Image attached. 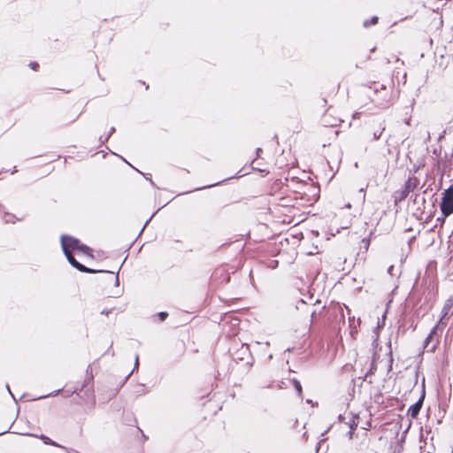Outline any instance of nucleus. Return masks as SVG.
<instances>
[{"label": "nucleus", "instance_id": "obj_6", "mask_svg": "<svg viewBox=\"0 0 453 453\" xmlns=\"http://www.w3.org/2000/svg\"><path fill=\"white\" fill-rule=\"evenodd\" d=\"M80 242V239L70 234H62L60 236V243L64 254L72 253V251H76Z\"/></svg>", "mask_w": 453, "mask_h": 453}, {"label": "nucleus", "instance_id": "obj_29", "mask_svg": "<svg viewBox=\"0 0 453 453\" xmlns=\"http://www.w3.org/2000/svg\"><path fill=\"white\" fill-rule=\"evenodd\" d=\"M28 66L34 71H37L40 67L39 64L35 61H30Z\"/></svg>", "mask_w": 453, "mask_h": 453}, {"label": "nucleus", "instance_id": "obj_52", "mask_svg": "<svg viewBox=\"0 0 453 453\" xmlns=\"http://www.w3.org/2000/svg\"><path fill=\"white\" fill-rule=\"evenodd\" d=\"M252 170L254 171H257V172H261L262 170L257 168V167H255V166H251Z\"/></svg>", "mask_w": 453, "mask_h": 453}, {"label": "nucleus", "instance_id": "obj_8", "mask_svg": "<svg viewBox=\"0 0 453 453\" xmlns=\"http://www.w3.org/2000/svg\"><path fill=\"white\" fill-rule=\"evenodd\" d=\"M426 397V388H425V379H423L422 382V390L419 398L416 403L411 404L408 410H407V415L410 416L411 418H417L420 410L423 406V403Z\"/></svg>", "mask_w": 453, "mask_h": 453}, {"label": "nucleus", "instance_id": "obj_61", "mask_svg": "<svg viewBox=\"0 0 453 453\" xmlns=\"http://www.w3.org/2000/svg\"><path fill=\"white\" fill-rule=\"evenodd\" d=\"M375 50H376V48H375V47H373L372 49H371V52L375 51Z\"/></svg>", "mask_w": 453, "mask_h": 453}, {"label": "nucleus", "instance_id": "obj_58", "mask_svg": "<svg viewBox=\"0 0 453 453\" xmlns=\"http://www.w3.org/2000/svg\"><path fill=\"white\" fill-rule=\"evenodd\" d=\"M293 349H294V348H288V349H286V351L291 352V351L293 350Z\"/></svg>", "mask_w": 453, "mask_h": 453}, {"label": "nucleus", "instance_id": "obj_38", "mask_svg": "<svg viewBox=\"0 0 453 453\" xmlns=\"http://www.w3.org/2000/svg\"><path fill=\"white\" fill-rule=\"evenodd\" d=\"M262 151H263V150L259 147L256 149L257 157H258L260 156V153H262Z\"/></svg>", "mask_w": 453, "mask_h": 453}, {"label": "nucleus", "instance_id": "obj_57", "mask_svg": "<svg viewBox=\"0 0 453 453\" xmlns=\"http://www.w3.org/2000/svg\"><path fill=\"white\" fill-rule=\"evenodd\" d=\"M380 89H386V86L381 84L380 87Z\"/></svg>", "mask_w": 453, "mask_h": 453}, {"label": "nucleus", "instance_id": "obj_11", "mask_svg": "<svg viewBox=\"0 0 453 453\" xmlns=\"http://www.w3.org/2000/svg\"><path fill=\"white\" fill-rule=\"evenodd\" d=\"M379 358V356L374 353L372 356V359L370 364V367L367 370V372L365 373L364 380L367 378L368 376L373 375L377 371V360Z\"/></svg>", "mask_w": 453, "mask_h": 453}, {"label": "nucleus", "instance_id": "obj_7", "mask_svg": "<svg viewBox=\"0 0 453 453\" xmlns=\"http://www.w3.org/2000/svg\"><path fill=\"white\" fill-rule=\"evenodd\" d=\"M418 183L419 180L417 178H408V180L404 182L403 189L399 191L398 196H395V203H396L398 202L405 200L408 197L409 194L417 188Z\"/></svg>", "mask_w": 453, "mask_h": 453}, {"label": "nucleus", "instance_id": "obj_49", "mask_svg": "<svg viewBox=\"0 0 453 453\" xmlns=\"http://www.w3.org/2000/svg\"><path fill=\"white\" fill-rule=\"evenodd\" d=\"M428 190H432L431 187H427L426 189L423 190V193L424 194H426L428 192Z\"/></svg>", "mask_w": 453, "mask_h": 453}, {"label": "nucleus", "instance_id": "obj_50", "mask_svg": "<svg viewBox=\"0 0 453 453\" xmlns=\"http://www.w3.org/2000/svg\"><path fill=\"white\" fill-rule=\"evenodd\" d=\"M350 430H355L357 427V424L349 425Z\"/></svg>", "mask_w": 453, "mask_h": 453}, {"label": "nucleus", "instance_id": "obj_5", "mask_svg": "<svg viewBox=\"0 0 453 453\" xmlns=\"http://www.w3.org/2000/svg\"><path fill=\"white\" fill-rule=\"evenodd\" d=\"M441 334V333L436 330V326H433L423 342L424 350L434 352L440 343Z\"/></svg>", "mask_w": 453, "mask_h": 453}, {"label": "nucleus", "instance_id": "obj_27", "mask_svg": "<svg viewBox=\"0 0 453 453\" xmlns=\"http://www.w3.org/2000/svg\"><path fill=\"white\" fill-rule=\"evenodd\" d=\"M159 210H160V208H159V209H157L156 211H154V212L152 213V215H151V216H150V217L146 220V222L144 223V225H143L142 228L141 229V231H140L139 234H141L142 233V231L144 230V228L146 227V226L150 223V221L152 219V218L157 214V212Z\"/></svg>", "mask_w": 453, "mask_h": 453}, {"label": "nucleus", "instance_id": "obj_34", "mask_svg": "<svg viewBox=\"0 0 453 453\" xmlns=\"http://www.w3.org/2000/svg\"><path fill=\"white\" fill-rule=\"evenodd\" d=\"M278 264H279V262L277 260H273L271 262L270 267L274 269V268H276L278 266Z\"/></svg>", "mask_w": 453, "mask_h": 453}, {"label": "nucleus", "instance_id": "obj_3", "mask_svg": "<svg viewBox=\"0 0 453 453\" xmlns=\"http://www.w3.org/2000/svg\"><path fill=\"white\" fill-rule=\"evenodd\" d=\"M66 257L68 263L75 269H77L79 272L86 273H115L114 271H109V270H103V269H93L90 267H88L84 265L83 264L80 263L72 253H66L64 254Z\"/></svg>", "mask_w": 453, "mask_h": 453}, {"label": "nucleus", "instance_id": "obj_9", "mask_svg": "<svg viewBox=\"0 0 453 453\" xmlns=\"http://www.w3.org/2000/svg\"><path fill=\"white\" fill-rule=\"evenodd\" d=\"M211 279L219 284H227L231 281L230 272L224 267L217 268L212 273Z\"/></svg>", "mask_w": 453, "mask_h": 453}, {"label": "nucleus", "instance_id": "obj_53", "mask_svg": "<svg viewBox=\"0 0 453 453\" xmlns=\"http://www.w3.org/2000/svg\"><path fill=\"white\" fill-rule=\"evenodd\" d=\"M273 139L275 140L277 143H279V142H278V135L277 134H274Z\"/></svg>", "mask_w": 453, "mask_h": 453}, {"label": "nucleus", "instance_id": "obj_43", "mask_svg": "<svg viewBox=\"0 0 453 453\" xmlns=\"http://www.w3.org/2000/svg\"><path fill=\"white\" fill-rule=\"evenodd\" d=\"M324 441V440H321L320 441L318 442L317 446H316V452H319V449L321 445V443Z\"/></svg>", "mask_w": 453, "mask_h": 453}, {"label": "nucleus", "instance_id": "obj_14", "mask_svg": "<svg viewBox=\"0 0 453 453\" xmlns=\"http://www.w3.org/2000/svg\"><path fill=\"white\" fill-rule=\"evenodd\" d=\"M449 215L444 214V212H441V215L436 219L437 226H439L440 229L442 228L443 225L445 224L446 218ZM439 236L441 235V230L438 231Z\"/></svg>", "mask_w": 453, "mask_h": 453}, {"label": "nucleus", "instance_id": "obj_26", "mask_svg": "<svg viewBox=\"0 0 453 453\" xmlns=\"http://www.w3.org/2000/svg\"><path fill=\"white\" fill-rule=\"evenodd\" d=\"M125 260L121 263V265L119 266L117 272H116V277H115V280H114V286L115 287H119V272L120 271L123 264H124Z\"/></svg>", "mask_w": 453, "mask_h": 453}, {"label": "nucleus", "instance_id": "obj_15", "mask_svg": "<svg viewBox=\"0 0 453 453\" xmlns=\"http://www.w3.org/2000/svg\"><path fill=\"white\" fill-rule=\"evenodd\" d=\"M378 22H379V18L377 16H372L371 19H365L363 22V27L367 28L370 26L376 25Z\"/></svg>", "mask_w": 453, "mask_h": 453}, {"label": "nucleus", "instance_id": "obj_39", "mask_svg": "<svg viewBox=\"0 0 453 453\" xmlns=\"http://www.w3.org/2000/svg\"><path fill=\"white\" fill-rule=\"evenodd\" d=\"M116 129L114 127H111L108 132L109 135H112L115 133Z\"/></svg>", "mask_w": 453, "mask_h": 453}, {"label": "nucleus", "instance_id": "obj_18", "mask_svg": "<svg viewBox=\"0 0 453 453\" xmlns=\"http://www.w3.org/2000/svg\"><path fill=\"white\" fill-rule=\"evenodd\" d=\"M388 346L389 348L388 349V356H389V360H388V372L392 369V365H393V356H392V349H391V342L389 341L388 343Z\"/></svg>", "mask_w": 453, "mask_h": 453}, {"label": "nucleus", "instance_id": "obj_16", "mask_svg": "<svg viewBox=\"0 0 453 453\" xmlns=\"http://www.w3.org/2000/svg\"><path fill=\"white\" fill-rule=\"evenodd\" d=\"M138 360H139V356H138V355H136V356H135V360H134V366L133 371H132L130 373H128V374L125 377V379L121 381L119 388H122V387L124 386V384L127 382V380H128V378L130 377L131 373H132L135 369H137V366H138Z\"/></svg>", "mask_w": 453, "mask_h": 453}, {"label": "nucleus", "instance_id": "obj_47", "mask_svg": "<svg viewBox=\"0 0 453 453\" xmlns=\"http://www.w3.org/2000/svg\"><path fill=\"white\" fill-rule=\"evenodd\" d=\"M433 217H434V213H432V212H431V213L427 216V218H426V222L429 221Z\"/></svg>", "mask_w": 453, "mask_h": 453}, {"label": "nucleus", "instance_id": "obj_41", "mask_svg": "<svg viewBox=\"0 0 453 453\" xmlns=\"http://www.w3.org/2000/svg\"><path fill=\"white\" fill-rule=\"evenodd\" d=\"M394 268H395V267H394V265H390V266L388 267V273L389 274H391V275H392V274H393V270H394Z\"/></svg>", "mask_w": 453, "mask_h": 453}, {"label": "nucleus", "instance_id": "obj_64", "mask_svg": "<svg viewBox=\"0 0 453 453\" xmlns=\"http://www.w3.org/2000/svg\"><path fill=\"white\" fill-rule=\"evenodd\" d=\"M255 161H256V158L252 160L251 165L255 163Z\"/></svg>", "mask_w": 453, "mask_h": 453}, {"label": "nucleus", "instance_id": "obj_32", "mask_svg": "<svg viewBox=\"0 0 453 453\" xmlns=\"http://www.w3.org/2000/svg\"><path fill=\"white\" fill-rule=\"evenodd\" d=\"M113 308H111V309H104L102 311H101V314H104V315H106L108 316L111 311H112Z\"/></svg>", "mask_w": 453, "mask_h": 453}, {"label": "nucleus", "instance_id": "obj_45", "mask_svg": "<svg viewBox=\"0 0 453 453\" xmlns=\"http://www.w3.org/2000/svg\"><path fill=\"white\" fill-rule=\"evenodd\" d=\"M353 434H354V430H349L348 432V436H349V439H352Z\"/></svg>", "mask_w": 453, "mask_h": 453}, {"label": "nucleus", "instance_id": "obj_24", "mask_svg": "<svg viewBox=\"0 0 453 453\" xmlns=\"http://www.w3.org/2000/svg\"><path fill=\"white\" fill-rule=\"evenodd\" d=\"M449 309H450V304L445 303L441 309V317L445 318L448 315Z\"/></svg>", "mask_w": 453, "mask_h": 453}, {"label": "nucleus", "instance_id": "obj_20", "mask_svg": "<svg viewBox=\"0 0 453 453\" xmlns=\"http://www.w3.org/2000/svg\"><path fill=\"white\" fill-rule=\"evenodd\" d=\"M62 389H58V390H54L52 391L51 393H49L47 395H40L36 398V400H40V399H44V398H47V397H50V396H56L59 394V392L61 391Z\"/></svg>", "mask_w": 453, "mask_h": 453}, {"label": "nucleus", "instance_id": "obj_25", "mask_svg": "<svg viewBox=\"0 0 453 453\" xmlns=\"http://www.w3.org/2000/svg\"><path fill=\"white\" fill-rule=\"evenodd\" d=\"M370 242H371L370 237H365L362 239V243L364 245L363 248L365 249V250H366V251L368 250Z\"/></svg>", "mask_w": 453, "mask_h": 453}, {"label": "nucleus", "instance_id": "obj_42", "mask_svg": "<svg viewBox=\"0 0 453 453\" xmlns=\"http://www.w3.org/2000/svg\"><path fill=\"white\" fill-rule=\"evenodd\" d=\"M11 427H12V425L6 430L0 432V435H3L4 434L8 433L10 431Z\"/></svg>", "mask_w": 453, "mask_h": 453}, {"label": "nucleus", "instance_id": "obj_54", "mask_svg": "<svg viewBox=\"0 0 453 453\" xmlns=\"http://www.w3.org/2000/svg\"><path fill=\"white\" fill-rule=\"evenodd\" d=\"M418 194H416V195H415V197L413 198V202H414V203H417V199H418Z\"/></svg>", "mask_w": 453, "mask_h": 453}, {"label": "nucleus", "instance_id": "obj_56", "mask_svg": "<svg viewBox=\"0 0 453 453\" xmlns=\"http://www.w3.org/2000/svg\"><path fill=\"white\" fill-rule=\"evenodd\" d=\"M122 293H123V290H122V291H120L119 293H118V294L115 296V297H119V296L122 295Z\"/></svg>", "mask_w": 453, "mask_h": 453}, {"label": "nucleus", "instance_id": "obj_22", "mask_svg": "<svg viewBox=\"0 0 453 453\" xmlns=\"http://www.w3.org/2000/svg\"><path fill=\"white\" fill-rule=\"evenodd\" d=\"M410 426H411V423L409 424L408 427L403 431V435L401 436V438H400V439L398 440V441H397V444H398V446H399L401 449H403V442H404V441H405V434L407 433V431H408V429H409Z\"/></svg>", "mask_w": 453, "mask_h": 453}, {"label": "nucleus", "instance_id": "obj_13", "mask_svg": "<svg viewBox=\"0 0 453 453\" xmlns=\"http://www.w3.org/2000/svg\"><path fill=\"white\" fill-rule=\"evenodd\" d=\"M291 384L294 387V388L296 389L298 397L301 400H303V388H302L301 382L296 378H293V379H291Z\"/></svg>", "mask_w": 453, "mask_h": 453}, {"label": "nucleus", "instance_id": "obj_37", "mask_svg": "<svg viewBox=\"0 0 453 453\" xmlns=\"http://www.w3.org/2000/svg\"><path fill=\"white\" fill-rule=\"evenodd\" d=\"M6 388H7V390H8L9 394L12 395V399L17 403V399H16V397L14 396V395L12 393V391H11L10 387H9V385H8V384L6 385Z\"/></svg>", "mask_w": 453, "mask_h": 453}, {"label": "nucleus", "instance_id": "obj_59", "mask_svg": "<svg viewBox=\"0 0 453 453\" xmlns=\"http://www.w3.org/2000/svg\"><path fill=\"white\" fill-rule=\"evenodd\" d=\"M306 403H312V400H311V399H307V400H306Z\"/></svg>", "mask_w": 453, "mask_h": 453}, {"label": "nucleus", "instance_id": "obj_31", "mask_svg": "<svg viewBox=\"0 0 453 453\" xmlns=\"http://www.w3.org/2000/svg\"><path fill=\"white\" fill-rule=\"evenodd\" d=\"M138 172L141 173V172H140V171H138ZM142 174L145 177V179H146V180H150V184H151L153 187H156V184L154 183V181H153V180H151V178H150V176H151L150 174H143L142 173Z\"/></svg>", "mask_w": 453, "mask_h": 453}, {"label": "nucleus", "instance_id": "obj_30", "mask_svg": "<svg viewBox=\"0 0 453 453\" xmlns=\"http://www.w3.org/2000/svg\"><path fill=\"white\" fill-rule=\"evenodd\" d=\"M224 180L222 181H219V182H216V183H213V184H210V185H207V186H204V187H201V188H195L194 190H201V189H203V188H211V187H214V186H217V185H219L220 183H222Z\"/></svg>", "mask_w": 453, "mask_h": 453}, {"label": "nucleus", "instance_id": "obj_62", "mask_svg": "<svg viewBox=\"0 0 453 453\" xmlns=\"http://www.w3.org/2000/svg\"><path fill=\"white\" fill-rule=\"evenodd\" d=\"M314 315H315V311H313L311 312V317H313Z\"/></svg>", "mask_w": 453, "mask_h": 453}, {"label": "nucleus", "instance_id": "obj_63", "mask_svg": "<svg viewBox=\"0 0 453 453\" xmlns=\"http://www.w3.org/2000/svg\"><path fill=\"white\" fill-rule=\"evenodd\" d=\"M4 209V206L0 204V210L2 211Z\"/></svg>", "mask_w": 453, "mask_h": 453}, {"label": "nucleus", "instance_id": "obj_28", "mask_svg": "<svg viewBox=\"0 0 453 453\" xmlns=\"http://www.w3.org/2000/svg\"><path fill=\"white\" fill-rule=\"evenodd\" d=\"M384 130H385V127H383L380 131L374 132L373 133V139L374 140H379L381 137L382 133L384 132Z\"/></svg>", "mask_w": 453, "mask_h": 453}, {"label": "nucleus", "instance_id": "obj_36", "mask_svg": "<svg viewBox=\"0 0 453 453\" xmlns=\"http://www.w3.org/2000/svg\"><path fill=\"white\" fill-rule=\"evenodd\" d=\"M240 173H242V170H239V172H237V174H236L235 176L228 177V178H226L225 180H231V179H233V178H240V177H241V175H239V174H240ZM245 174H246V173H244V175H245ZM242 176H243V174H242Z\"/></svg>", "mask_w": 453, "mask_h": 453}, {"label": "nucleus", "instance_id": "obj_2", "mask_svg": "<svg viewBox=\"0 0 453 453\" xmlns=\"http://www.w3.org/2000/svg\"><path fill=\"white\" fill-rule=\"evenodd\" d=\"M232 358L237 364L240 362H245L249 368L251 367L254 363V358L251 355L250 347L247 344H242L240 349L232 353Z\"/></svg>", "mask_w": 453, "mask_h": 453}, {"label": "nucleus", "instance_id": "obj_17", "mask_svg": "<svg viewBox=\"0 0 453 453\" xmlns=\"http://www.w3.org/2000/svg\"><path fill=\"white\" fill-rule=\"evenodd\" d=\"M443 319L444 318L441 316L437 323L434 326H436V330L439 331L440 333H442L443 327L446 326V324L442 321Z\"/></svg>", "mask_w": 453, "mask_h": 453}, {"label": "nucleus", "instance_id": "obj_40", "mask_svg": "<svg viewBox=\"0 0 453 453\" xmlns=\"http://www.w3.org/2000/svg\"><path fill=\"white\" fill-rule=\"evenodd\" d=\"M411 117H409L404 119V123L408 126H411Z\"/></svg>", "mask_w": 453, "mask_h": 453}, {"label": "nucleus", "instance_id": "obj_23", "mask_svg": "<svg viewBox=\"0 0 453 453\" xmlns=\"http://www.w3.org/2000/svg\"><path fill=\"white\" fill-rule=\"evenodd\" d=\"M80 391V388H75L73 391H70V390H65L64 391V396L65 397H70L71 395H73L74 393L76 394H79Z\"/></svg>", "mask_w": 453, "mask_h": 453}, {"label": "nucleus", "instance_id": "obj_33", "mask_svg": "<svg viewBox=\"0 0 453 453\" xmlns=\"http://www.w3.org/2000/svg\"><path fill=\"white\" fill-rule=\"evenodd\" d=\"M110 137H111V135H109V134H106V136H105V140H102V136H101V137L99 138V142H100V143H101V144H103V143L107 142H108V140L110 139Z\"/></svg>", "mask_w": 453, "mask_h": 453}, {"label": "nucleus", "instance_id": "obj_1", "mask_svg": "<svg viewBox=\"0 0 453 453\" xmlns=\"http://www.w3.org/2000/svg\"><path fill=\"white\" fill-rule=\"evenodd\" d=\"M80 391H84L86 401H92V404L95 405L96 398L94 394V377L92 374V368L89 365L86 369V379L80 388Z\"/></svg>", "mask_w": 453, "mask_h": 453}, {"label": "nucleus", "instance_id": "obj_19", "mask_svg": "<svg viewBox=\"0 0 453 453\" xmlns=\"http://www.w3.org/2000/svg\"><path fill=\"white\" fill-rule=\"evenodd\" d=\"M156 317L157 318L159 322H163L168 318V312L167 311L157 312L156 314Z\"/></svg>", "mask_w": 453, "mask_h": 453}, {"label": "nucleus", "instance_id": "obj_44", "mask_svg": "<svg viewBox=\"0 0 453 453\" xmlns=\"http://www.w3.org/2000/svg\"><path fill=\"white\" fill-rule=\"evenodd\" d=\"M119 157H120V158H121L125 163H127V165H129L130 166H132V167L134 169V167L131 164H129V163L126 160V158H124V157H121V156H119ZM135 170H136V171H138L136 168H135Z\"/></svg>", "mask_w": 453, "mask_h": 453}, {"label": "nucleus", "instance_id": "obj_4", "mask_svg": "<svg viewBox=\"0 0 453 453\" xmlns=\"http://www.w3.org/2000/svg\"><path fill=\"white\" fill-rule=\"evenodd\" d=\"M440 209L446 215L453 213V184L442 192Z\"/></svg>", "mask_w": 453, "mask_h": 453}, {"label": "nucleus", "instance_id": "obj_35", "mask_svg": "<svg viewBox=\"0 0 453 453\" xmlns=\"http://www.w3.org/2000/svg\"><path fill=\"white\" fill-rule=\"evenodd\" d=\"M240 173H242V170H239V172H237V174H236L235 176L228 177V178H226L225 180H231V179H233V178H240V177H241V175H239V174H240ZM245 174H246V173H244V175H245ZM242 176H243V174H242Z\"/></svg>", "mask_w": 453, "mask_h": 453}, {"label": "nucleus", "instance_id": "obj_46", "mask_svg": "<svg viewBox=\"0 0 453 453\" xmlns=\"http://www.w3.org/2000/svg\"><path fill=\"white\" fill-rule=\"evenodd\" d=\"M338 420H339L340 422H342V421L344 420V416H343L342 414H340V415L338 416Z\"/></svg>", "mask_w": 453, "mask_h": 453}, {"label": "nucleus", "instance_id": "obj_21", "mask_svg": "<svg viewBox=\"0 0 453 453\" xmlns=\"http://www.w3.org/2000/svg\"><path fill=\"white\" fill-rule=\"evenodd\" d=\"M4 214H5V217H7L4 219L5 223H10V222L14 223L15 220H17L15 215H13L12 213L5 212Z\"/></svg>", "mask_w": 453, "mask_h": 453}, {"label": "nucleus", "instance_id": "obj_55", "mask_svg": "<svg viewBox=\"0 0 453 453\" xmlns=\"http://www.w3.org/2000/svg\"><path fill=\"white\" fill-rule=\"evenodd\" d=\"M373 233H374V231H371V232H370V234H369V235H368L367 237H370V239H371V238H372V236H373Z\"/></svg>", "mask_w": 453, "mask_h": 453}, {"label": "nucleus", "instance_id": "obj_48", "mask_svg": "<svg viewBox=\"0 0 453 453\" xmlns=\"http://www.w3.org/2000/svg\"><path fill=\"white\" fill-rule=\"evenodd\" d=\"M436 227H437V224H435L434 226L430 227V229H428V232L429 233L434 232Z\"/></svg>", "mask_w": 453, "mask_h": 453}, {"label": "nucleus", "instance_id": "obj_51", "mask_svg": "<svg viewBox=\"0 0 453 453\" xmlns=\"http://www.w3.org/2000/svg\"><path fill=\"white\" fill-rule=\"evenodd\" d=\"M425 203H426V199L424 197H422L421 205L423 206V208H425Z\"/></svg>", "mask_w": 453, "mask_h": 453}, {"label": "nucleus", "instance_id": "obj_12", "mask_svg": "<svg viewBox=\"0 0 453 453\" xmlns=\"http://www.w3.org/2000/svg\"><path fill=\"white\" fill-rule=\"evenodd\" d=\"M77 250L78 252L88 257H91V258H94V256H93V250L88 246L87 244L85 243H82L81 242H80L79 246L77 247Z\"/></svg>", "mask_w": 453, "mask_h": 453}, {"label": "nucleus", "instance_id": "obj_10", "mask_svg": "<svg viewBox=\"0 0 453 453\" xmlns=\"http://www.w3.org/2000/svg\"><path fill=\"white\" fill-rule=\"evenodd\" d=\"M27 435L35 436V437L41 439L45 445H50V446L65 449L64 446L58 444L57 441L51 440L50 437H48L45 434L36 435L34 434H27Z\"/></svg>", "mask_w": 453, "mask_h": 453}, {"label": "nucleus", "instance_id": "obj_60", "mask_svg": "<svg viewBox=\"0 0 453 453\" xmlns=\"http://www.w3.org/2000/svg\"><path fill=\"white\" fill-rule=\"evenodd\" d=\"M435 202H436V198L434 199V203H433V207L434 208L435 207Z\"/></svg>", "mask_w": 453, "mask_h": 453}]
</instances>
